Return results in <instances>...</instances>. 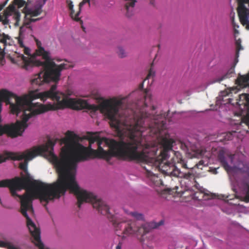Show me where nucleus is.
Segmentation results:
<instances>
[{
    "mask_svg": "<svg viewBox=\"0 0 249 249\" xmlns=\"http://www.w3.org/2000/svg\"><path fill=\"white\" fill-rule=\"evenodd\" d=\"M25 38V34L21 33L20 32L18 38V43L20 46V47L22 48H24V53L27 55L28 56L30 55V50L28 48H26L23 44V40Z\"/></svg>",
    "mask_w": 249,
    "mask_h": 249,
    "instance_id": "17",
    "label": "nucleus"
},
{
    "mask_svg": "<svg viewBox=\"0 0 249 249\" xmlns=\"http://www.w3.org/2000/svg\"><path fill=\"white\" fill-rule=\"evenodd\" d=\"M8 8L10 10L11 13L9 14L10 16H12L13 18L15 20L14 23L15 26H18L20 18V13L17 11L15 10V7L13 5H9Z\"/></svg>",
    "mask_w": 249,
    "mask_h": 249,
    "instance_id": "15",
    "label": "nucleus"
},
{
    "mask_svg": "<svg viewBox=\"0 0 249 249\" xmlns=\"http://www.w3.org/2000/svg\"><path fill=\"white\" fill-rule=\"evenodd\" d=\"M3 17H4V16L0 15V21L2 22V21L3 20Z\"/></svg>",
    "mask_w": 249,
    "mask_h": 249,
    "instance_id": "38",
    "label": "nucleus"
},
{
    "mask_svg": "<svg viewBox=\"0 0 249 249\" xmlns=\"http://www.w3.org/2000/svg\"><path fill=\"white\" fill-rule=\"evenodd\" d=\"M8 14L5 15L4 16L3 20L2 21V24L4 25H7L9 23V19H8Z\"/></svg>",
    "mask_w": 249,
    "mask_h": 249,
    "instance_id": "34",
    "label": "nucleus"
},
{
    "mask_svg": "<svg viewBox=\"0 0 249 249\" xmlns=\"http://www.w3.org/2000/svg\"><path fill=\"white\" fill-rule=\"evenodd\" d=\"M237 13L241 24L249 29V0H237Z\"/></svg>",
    "mask_w": 249,
    "mask_h": 249,
    "instance_id": "8",
    "label": "nucleus"
},
{
    "mask_svg": "<svg viewBox=\"0 0 249 249\" xmlns=\"http://www.w3.org/2000/svg\"><path fill=\"white\" fill-rule=\"evenodd\" d=\"M235 66L231 65V68L229 69V70L227 72L223 75V76H221L220 77L216 78H215L213 82L212 83H214L215 82H220L221 81H223L224 79L230 78V77H232L233 74L235 72Z\"/></svg>",
    "mask_w": 249,
    "mask_h": 249,
    "instance_id": "13",
    "label": "nucleus"
},
{
    "mask_svg": "<svg viewBox=\"0 0 249 249\" xmlns=\"http://www.w3.org/2000/svg\"><path fill=\"white\" fill-rule=\"evenodd\" d=\"M143 94L145 100L144 105L146 107L147 106V101L149 100L150 101L151 100V96L146 90L143 92Z\"/></svg>",
    "mask_w": 249,
    "mask_h": 249,
    "instance_id": "27",
    "label": "nucleus"
},
{
    "mask_svg": "<svg viewBox=\"0 0 249 249\" xmlns=\"http://www.w3.org/2000/svg\"><path fill=\"white\" fill-rule=\"evenodd\" d=\"M84 191L88 195L83 197L80 203L77 200L78 207L80 208L84 202L91 203L94 208L96 209L102 214L107 216L112 221L116 233L118 236L122 235L123 238L133 235L143 236L149 232L150 228L147 224H145L140 226L136 221H118L115 217L110 213L108 206L104 201L98 199L93 193L86 190Z\"/></svg>",
    "mask_w": 249,
    "mask_h": 249,
    "instance_id": "5",
    "label": "nucleus"
},
{
    "mask_svg": "<svg viewBox=\"0 0 249 249\" xmlns=\"http://www.w3.org/2000/svg\"><path fill=\"white\" fill-rule=\"evenodd\" d=\"M232 23L234 27H237L238 28L239 27L238 25H235V24H234V18H232Z\"/></svg>",
    "mask_w": 249,
    "mask_h": 249,
    "instance_id": "37",
    "label": "nucleus"
},
{
    "mask_svg": "<svg viewBox=\"0 0 249 249\" xmlns=\"http://www.w3.org/2000/svg\"><path fill=\"white\" fill-rule=\"evenodd\" d=\"M243 48L240 42L237 41L236 42V55H237V57L239 56V51L240 50H243Z\"/></svg>",
    "mask_w": 249,
    "mask_h": 249,
    "instance_id": "33",
    "label": "nucleus"
},
{
    "mask_svg": "<svg viewBox=\"0 0 249 249\" xmlns=\"http://www.w3.org/2000/svg\"><path fill=\"white\" fill-rule=\"evenodd\" d=\"M42 6H39L36 8L34 10L28 9L26 10L25 16H30V17H36L42 13Z\"/></svg>",
    "mask_w": 249,
    "mask_h": 249,
    "instance_id": "16",
    "label": "nucleus"
},
{
    "mask_svg": "<svg viewBox=\"0 0 249 249\" xmlns=\"http://www.w3.org/2000/svg\"><path fill=\"white\" fill-rule=\"evenodd\" d=\"M238 57H237V55H236V58H235L234 62H233V63L232 64V65L235 66V67L236 66L237 63L238 62Z\"/></svg>",
    "mask_w": 249,
    "mask_h": 249,
    "instance_id": "35",
    "label": "nucleus"
},
{
    "mask_svg": "<svg viewBox=\"0 0 249 249\" xmlns=\"http://www.w3.org/2000/svg\"><path fill=\"white\" fill-rule=\"evenodd\" d=\"M235 82L238 90L249 88V72L244 75L239 74Z\"/></svg>",
    "mask_w": 249,
    "mask_h": 249,
    "instance_id": "9",
    "label": "nucleus"
},
{
    "mask_svg": "<svg viewBox=\"0 0 249 249\" xmlns=\"http://www.w3.org/2000/svg\"><path fill=\"white\" fill-rule=\"evenodd\" d=\"M241 123L245 124L249 128V110H248L245 115L241 117Z\"/></svg>",
    "mask_w": 249,
    "mask_h": 249,
    "instance_id": "23",
    "label": "nucleus"
},
{
    "mask_svg": "<svg viewBox=\"0 0 249 249\" xmlns=\"http://www.w3.org/2000/svg\"><path fill=\"white\" fill-rule=\"evenodd\" d=\"M245 196L244 199L246 202H249V184L246 183L244 186Z\"/></svg>",
    "mask_w": 249,
    "mask_h": 249,
    "instance_id": "25",
    "label": "nucleus"
},
{
    "mask_svg": "<svg viewBox=\"0 0 249 249\" xmlns=\"http://www.w3.org/2000/svg\"><path fill=\"white\" fill-rule=\"evenodd\" d=\"M130 214L133 217H134V218H135L136 219H138V220L142 219L143 218V215L142 214L138 213L136 212H131L130 213Z\"/></svg>",
    "mask_w": 249,
    "mask_h": 249,
    "instance_id": "29",
    "label": "nucleus"
},
{
    "mask_svg": "<svg viewBox=\"0 0 249 249\" xmlns=\"http://www.w3.org/2000/svg\"><path fill=\"white\" fill-rule=\"evenodd\" d=\"M40 19V18H31V17H30V16H27V17H26V16H25L23 23V26L20 28V32L21 33L24 34L25 32V28L28 29L31 31L32 30V29L31 26H30V24L32 22H36Z\"/></svg>",
    "mask_w": 249,
    "mask_h": 249,
    "instance_id": "11",
    "label": "nucleus"
},
{
    "mask_svg": "<svg viewBox=\"0 0 249 249\" xmlns=\"http://www.w3.org/2000/svg\"><path fill=\"white\" fill-rule=\"evenodd\" d=\"M0 43L2 44L3 48L2 49L4 50L6 46L10 45V37L4 34H0Z\"/></svg>",
    "mask_w": 249,
    "mask_h": 249,
    "instance_id": "18",
    "label": "nucleus"
},
{
    "mask_svg": "<svg viewBox=\"0 0 249 249\" xmlns=\"http://www.w3.org/2000/svg\"><path fill=\"white\" fill-rule=\"evenodd\" d=\"M86 3H88L89 5H90V1L89 0H83L79 4V11L76 13L75 15V20L78 21L79 20V18L78 16L81 12V9L82 7Z\"/></svg>",
    "mask_w": 249,
    "mask_h": 249,
    "instance_id": "22",
    "label": "nucleus"
},
{
    "mask_svg": "<svg viewBox=\"0 0 249 249\" xmlns=\"http://www.w3.org/2000/svg\"><path fill=\"white\" fill-rule=\"evenodd\" d=\"M153 63H152L151 64V68L150 69V70H149V71H148V73L147 74V76L146 77V78L144 79V80L143 81L142 83H141L139 86V89H142V88H143V82L146 81V79H148L149 78H150L151 77H153L154 76H155V71H154L153 69Z\"/></svg>",
    "mask_w": 249,
    "mask_h": 249,
    "instance_id": "20",
    "label": "nucleus"
},
{
    "mask_svg": "<svg viewBox=\"0 0 249 249\" xmlns=\"http://www.w3.org/2000/svg\"><path fill=\"white\" fill-rule=\"evenodd\" d=\"M232 90L233 92H236V91H234V89H233V88H232Z\"/></svg>",
    "mask_w": 249,
    "mask_h": 249,
    "instance_id": "43",
    "label": "nucleus"
},
{
    "mask_svg": "<svg viewBox=\"0 0 249 249\" xmlns=\"http://www.w3.org/2000/svg\"><path fill=\"white\" fill-rule=\"evenodd\" d=\"M136 1L135 0H131L130 1L126 3L125 4V9H126V10L128 11V8L130 7H133L135 5Z\"/></svg>",
    "mask_w": 249,
    "mask_h": 249,
    "instance_id": "31",
    "label": "nucleus"
},
{
    "mask_svg": "<svg viewBox=\"0 0 249 249\" xmlns=\"http://www.w3.org/2000/svg\"><path fill=\"white\" fill-rule=\"evenodd\" d=\"M0 247L5 248L7 249H19L18 248L15 247L10 242H6L2 241H0Z\"/></svg>",
    "mask_w": 249,
    "mask_h": 249,
    "instance_id": "21",
    "label": "nucleus"
},
{
    "mask_svg": "<svg viewBox=\"0 0 249 249\" xmlns=\"http://www.w3.org/2000/svg\"><path fill=\"white\" fill-rule=\"evenodd\" d=\"M11 180L9 179H3L0 181V187H8L10 189L11 195L13 197H18L19 195L17 194V192L15 191L12 187L10 182Z\"/></svg>",
    "mask_w": 249,
    "mask_h": 249,
    "instance_id": "12",
    "label": "nucleus"
},
{
    "mask_svg": "<svg viewBox=\"0 0 249 249\" xmlns=\"http://www.w3.org/2000/svg\"><path fill=\"white\" fill-rule=\"evenodd\" d=\"M178 187L177 186H175L173 188H168L166 189L164 191L167 194L173 195V196H182L185 192L182 190L178 191Z\"/></svg>",
    "mask_w": 249,
    "mask_h": 249,
    "instance_id": "14",
    "label": "nucleus"
},
{
    "mask_svg": "<svg viewBox=\"0 0 249 249\" xmlns=\"http://www.w3.org/2000/svg\"><path fill=\"white\" fill-rule=\"evenodd\" d=\"M150 3L152 5L154 4V0H150Z\"/></svg>",
    "mask_w": 249,
    "mask_h": 249,
    "instance_id": "40",
    "label": "nucleus"
},
{
    "mask_svg": "<svg viewBox=\"0 0 249 249\" xmlns=\"http://www.w3.org/2000/svg\"><path fill=\"white\" fill-rule=\"evenodd\" d=\"M236 133V131L228 132L222 133L220 137H222V139H219L220 141H230L233 138V134Z\"/></svg>",
    "mask_w": 249,
    "mask_h": 249,
    "instance_id": "19",
    "label": "nucleus"
},
{
    "mask_svg": "<svg viewBox=\"0 0 249 249\" xmlns=\"http://www.w3.org/2000/svg\"><path fill=\"white\" fill-rule=\"evenodd\" d=\"M216 170H217V169H216V168H215V169H214V171H213V173H214V174H216V173H217Z\"/></svg>",
    "mask_w": 249,
    "mask_h": 249,
    "instance_id": "41",
    "label": "nucleus"
},
{
    "mask_svg": "<svg viewBox=\"0 0 249 249\" xmlns=\"http://www.w3.org/2000/svg\"><path fill=\"white\" fill-rule=\"evenodd\" d=\"M155 109H156L155 107V106H153L152 107V110H155Z\"/></svg>",
    "mask_w": 249,
    "mask_h": 249,
    "instance_id": "39",
    "label": "nucleus"
},
{
    "mask_svg": "<svg viewBox=\"0 0 249 249\" xmlns=\"http://www.w3.org/2000/svg\"><path fill=\"white\" fill-rule=\"evenodd\" d=\"M162 223H163V222H162V221H161L160 222V223H159V225H161V224H162Z\"/></svg>",
    "mask_w": 249,
    "mask_h": 249,
    "instance_id": "42",
    "label": "nucleus"
},
{
    "mask_svg": "<svg viewBox=\"0 0 249 249\" xmlns=\"http://www.w3.org/2000/svg\"><path fill=\"white\" fill-rule=\"evenodd\" d=\"M5 53L3 49H0V65L2 66L5 63Z\"/></svg>",
    "mask_w": 249,
    "mask_h": 249,
    "instance_id": "28",
    "label": "nucleus"
},
{
    "mask_svg": "<svg viewBox=\"0 0 249 249\" xmlns=\"http://www.w3.org/2000/svg\"><path fill=\"white\" fill-rule=\"evenodd\" d=\"M34 39L37 46L35 54L42 56L44 61L25 57L19 53L16 54L17 60L13 58L11 61L18 64V61L21 62L20 64H22L23 68L26 70L34 66L42 67V71L35 74L31 79L32 85L40 86L51 81L54 84L46 91L39 92L37 89L31 90L28 94L20 97L6 89H2L0 91V104L4 101L10 105L11 113L17 116L21 113L19 123L23 126V130L28 126L27 122L30 118L48 111L65 108L75 110L93 109L95 107L89 104L85 100L69 98L63 92L57 90V84L60 80L61 71L68 69L70 66L66 64L56 65L54 60H60L51 58L50 53L41 46V42L36 37Z\"/></svg>",
    "mask_w": 249,
    "mask_h": 249,
    "instance_id": "2",
    "label": "nucleus"
},
{
    "mask_svg": "<svg viewBox=\"0 0 249 249\" xmlns=\"http://www.w3.org/2000/svg\"><path fill=\"white\" fill-rule=\"evenodd\" d=\"M127 97L120 99L112 98L103 102L99 106L101 112L110 121L111 127L120 132L122 128L127 130L128 139L130 140L131 135L136 137L138 133L142 141V145L139 149L147 148L151 160L150 163L155 167L165 168L164 165L170 164L172 162L167 161L168 152L172 150L173 144L175 141L167 137H162L160 143L163 147L160 154L156 158L151 156L157 154V148L156 147H150L149 145L144 144L142 136L145 129L148 131L149 136L160 135L161 131L166 128V118L168 114L165 112H161L159 114L152 115L143 110V108L137 107L136 110L127 107L123 110ZM138 106L137 105V107Z\"/></svg>",
    "mask_w": 249,
    "mask_h": 249,
    "instance_id": "3",
    "label": "nucleus"
},
{
    "mask_svg": "<svg viewBox=\"0 0 249 249\" xmlns=\"http://www.w3.org/2000/svg\"><path fill=\"white\" fill-rule=\"evenodd\" d=\"M15 4L18 5L19 7L23 6L25 4V1L24 0H14Z\"/></svg>",
    "mask_w": 249,
    "mask_h": 249,
    "instance_id": "32",
    "label": "nucleus"
},
{
    "mask_svg": "<svg viewBox=\"0 0 249 249\" xmlns=\"http://www.w3.org/2000/svg\"><path fill=\"white\" fill-rule=\"evenodd\" d=\"M116 249H121V243H119L116 247Z\"/></svg>",
    "mask_w": 249,
    "mask_h": 249,
    "instance_id": "36",
    "label": "nucleus"
},
{
    "mask_svg": "<svg viewBox=\"0 0 249 249\" xmlns=\"http://www.w3.org/2000/svg\"><path fill=\"white\" fill-rule=\"evenodd\" d=\"M93 133L88 132L87 139L89 145L85 147L79 143V137L68 131L66 137L54 140H48L42 145L23 152L5 151L0 154V163L7 160H21L19 168L23 172L21 178L15 177L10 183L16 192L24 189L25 193L19 195L21 213L25 217L33 215V200L39 199L45 202V207L50 201L59 198L69 190L79 202L88 194L81 189L75 180L76 170L79 162L91 159L92 145L95 143Z\"/></svg>",
    "mask_w": 249,
    "mask_h": 249,
    "instance_id": "1",
    "label": "nucleus"
},
{
    "mask_svg": "<svg viewBox=\"0 0 249 249\" xmlns=\"http://www.w3.org/2000/svg\"><path fill=\"white\" fill-rule=\"evenodd\" d=\"M73 5L72 4V3L71 1L69 4V8L70 10H71V16L72 18H73L75 20V15L76 14L74 13V11L73 9Z\"/></svg>",
    "mask_w": 249,
    "mask_h": 249,
    "instance_id": "30",
    "label": "nucleus"
},
{
    "mask_svg": "<svg viewBox=\"0 0 249 249\" xmlns=\"http://www.w3.org/2000/svg\"><path fill=\"white\" fill-rule=\"evenodd\" d=\"M177 159V162L180 163L181 167L185 169H193L195 167H196L197 168L202 169V166L204 164V162L203 160H201L199 161L198 163H196L194 166H188L187 164V162H186L184 160L182 159L181 157V155L178 154L177 155L176 157Z\"/></svg>",
    "mask_w": 249,
    "mask_h": 249,
    "instance_id": "10",
    "label": "nucleus"
},
{
    "mask_svg": "<svg viewBox=\"0 0 249 249\" xmlns=\"http://www.w3.org/2000/svg\"><path fill=\"white\" fill-rule=\"evenodd\" d=\"M176 161L172 162L170 164L164 165L165 168H161V170L165 173L169 175L170 176H173L175 177L183 178L185 179L191 180L195 179V174L191 171H189L187 173L181 172L175 165Z\"/></svg>",
    "mask_w": 249,
    "mask_h": 249,
    "instance_id": "7",
    "label": "nucleus"
},
{
    "mask_svg": "<svg viewBox=\"0 0 249 249\" xmlns=\"http://www.w3.org/2000/svg\"><path fill=\"white\" fill-rule=\"evenodd\" d=\"M240 99H243V100H245L246 101V103H245V106L248 107L249 104V94L247 93H244L240 96Z\"/></svg>",
    "mask_w": 249,
    "mask_h": 249,
    "instance_id": "26",
    "label": "nucleus"
},
{
    "mask_svg": "<svg viewBox=\"0 0 249 249\" xmlns=\"http://www.w3.org/2000/svg\"><path fill=\"white\" fill-rule=\"evenodd\" d=\"M140 133L136 136L131 135L128 141L123 140L116 141L112 139L100 138L93 133L95 142L98 146L97 150L92 148L91 159L94 158L103 159L108 161L112 157H116L120 160L134 161L137 163H142L145 164L143 167L145 170L147 176L156 186L163 185L160 178L154 173L153 170H158L163 174L170 176L163 173L159 168H155L150 163L151 159L147 148L139 150L142 146V141L139 136Z\"/></svg>",
    "mask_w": 249,
    "mask_h": 249,
    "instance_id": "4",
    "label": "nucleus"
},
{
    "mask_svg": "<svg viewBox=\"0 0 249 249\" xmlns=\"http://www.w3.org/2000/svg\"><path fill=\"white\" fill-rule=\"evenodd\" d=\"M236 156L233 154H229L225 151L224 149H221L218 153V160L221 163L222 166L227 171H229L231 169V167L229 165L227 159H228L231 164L233 166L239 169L241 172L249 175V164H244L243 162L241 160H239L238 162L234 161V159Z\"/></svg>",
    "mask_w": 249,
    "mask_h": 249,
    "instance_id": "6",
    "label": "nucleus"
},
{
    "mask_svg": "<svg viewBox=\"0 0 249 249\" xmlns=\"http://www.w3.org/2000/svg\"><path fill=\"white\" fill-rule=\"evenodd\" d=\"M117 54L119 57L124 58L126 56L127 53L124 49V48L122 47H119L118 48V51L117 52Z\"/></svg>",
    "mask_w": 249,
    "mask_h": 249,
    "instance_id": "24",
    "label": "nucleus"
}]
</instances>
